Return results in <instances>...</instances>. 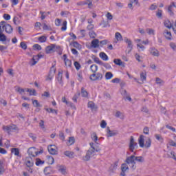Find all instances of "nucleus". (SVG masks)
Masks as SVG:
<instances>
[{"label": "nucleus", "instance_id": "obj_1", "mask_svg": "<svg viewBox=\"0 0 176 176\" xmlns=\"http://www.w3.org/2000/svg\"><path fill=\"white\" fill-rule=\"evenodd\" d=\"M89 145L91 147L87 151L86 155L83 157V160H85V162L90 160V158L93 157L96 152H100L101 151V148L93 142L89 143Z\"/></svg>", "mask_w": 176, "mask_h": 176}, {"label": "nucleus", "instance_id": "obj_2", "mask_svg": "<svg viewBox=\"0 0 176 176\" xmlns=\"http://www.w3.org/2000/svg\"><path fill=\"white\" fill-rule=\"evenodd\" d=\"M144 138L145 136H144V135H140L138 139L139 145L140 148H144V146L146 149H148L151 148V146L152 145V140H151V138H148L145 142Z\"/></svg>", "mask_w": 176, "mask_h": 176}, {"label": "nucleus", "instance_id": "obj_3", "mask_svg": "<svg viewBox=\"0 0 176 176\" xmlns=\"http://www.w3.org/2000/svg\"><path fill=\"white\" fill-rule=\"evenodd\" d=\"M135 162H138V163H144L145 159H144V157L142 156L136 157L135 155H131L126 159V164H135Z\"/></svg>", "mask_w": 176, "mask_h": 176}, {"label": "nucleus", "instance_id": "obj_4", "mask_svg": "<svg viewBox=\"0 0 176 176\" xmlns=\"http://www.w3.org/2000/svg\"><path fill=\"white\" fill-rule=\"evenodd\" d=\"M0 25L2 27L3 31H6L7 34H12L13 32V28L8 22L3 21L0 22Z\"/></svg>", "mask_w": 176, "mask_h": 176}, {"label": "nucleus", "instance_id": "obj_5", "mask_svg": "<svg viewBox=\"0 0 176 176\" xmlns=\"http://www.w3.org/2000/svg\"><path fill=\"white\" fill-rule=\"evenodd\" d=\"M28 153L29 155V157H36V156H38V155H39V153H41L39 151H38V150L36 149V148L35 147H31L28 150Z\"/></svg>", "mask_w": 176, "mask_h": 176}, {"label": "nucleus", "instance_id": "obj_6", "mask_svg": "<svg viewBox=\"0 0 176 176\" xmlns=\"http://www.w3.org/2000/svg\"><path fill=\"white\" fill-rule=\"evenodd\" d=\"M102 74L101 73H94L89 77L91 80H101L102 79Z\"/></svg>", "mask_w": 176, "mask_h": 176}, {"label": "nucleus", "instance_id": "obj_7", "mask_svg": "<svg viewBox=\"0 0 176 176\" xmlns=\"http://www.w3.org/2000/svg\"><path fill=\"white\" fill-rule=\"evenodd\" d=\"M124 42L127 43V49H129L128 54L133 50V42L131 40L129 39L127 37H125L124 39Z\"/></svg>", "mask_w": 176, "mask_h": 176}, {"label": "nucleus", "instance_id": "obj_8", "mask_svg": "<svg viewBox=\"0 0 176 176\" xmlns=\"http://www.w3.org/2000/svg\"><path fill=\"white\" fill-rule=\"evenodd\" d=\"M118 134H119L118 131H111L109 126L107 127V137H114V135H118Z\"/></svg>", "mask_w": 176, "mask_h": 176}, {"label": "nucleus", "instance_id": "obj_9", "mask_svg": "<svg viewBox=\"0 0 176 176\" xmlns=\"http://www.w3.org/2000/svg\"><path fill=\"white\" fill-rule=\"evenodd\" d=\"M135 146H137V142L134 141V138L131 136L129 144V150L131 151V152H134Z\"/></svg>", "mask_w": 176, "mask_h": 176}, {"label": "nucleus", "instance_id": "obj_10", "mask_svg": "<svg viewBox=\"0 0 176 176\" xmlns=\"http://www.w3.org/2000/svg\"><path fill=\"white\" fill-rule=\"evenodd\" d=\"M56 49H57V47H56V45L54 44H52V45L46 47L45 52L47 53V54H50V53H52V52H56Z\"/></svg>", "mask_w": 176, "mask_h": 176}, {"label": "nucleus", "instance_id": "obj_11", "mask_svg": "<svg viewBox=\"0 0 176 176\" xmlns=\"http://www.w3.org/2000/svg\"><path fill=\"white\" fill-rule=\"evenodd\" d=\"M47 149H48V152L50 153V155H57V150H56L55 145L48 146Z\"/></svg>", "mask_w": 176, "mask_h": 176}, {"label": "nucleus", "instance_id": "obj_12", "mask_svg": "<svg viewBox=\"0 0 176 176\" xmlns=\"http://www.w3.org/2000/svg\"><path fill=\"white\" fill-rule=\"evenodd\" d=\"M91 47H94V49H97V47H100V40L95 38L91 43Z\"/></svg>", "mask_w": 176, "mask_h": 176}, {"label": "nucleus", "instance_id": "obj_13", "mask_svg": "<svg viewBox=\"0 0 176 176\" xmlns=\"http://www.w3.org/2000/svg\"><path fill=\"white\" fill-rule=\"evenodd\" d=\"M16 129H17L16 125H10V126H3V129L4 130V131H8V133H9V131H12V130H16Z\"/></svg>", "mask_w": 176, "mask_h": 176}, {"label": "nucleus", "instance_id": "obj_14", "mask_svg": "<svg viewBox=\"0 0 176 176\" xmlns=\"http://www.w3.org/2000/svg\"><path fill=\"white\" fill-rule=\"evenodd\" d=\"M176 8L175 3L174 2L168 7V12L170 16H174V12H173V8Z\"/></svg>", "mask_w": 176, "mask_h": 176}, {"label": "nucleus", "instance_id": "obj_15", "mask_svg": "<svg viewBox=\"0 0 176 176\" xmlns=\"http://www.w3.org/2000/svg\"><path fill=\"white\" fill-rule=\"evenodd\" d=\"M88 108H90L91 111H97V105L94 104V102L90 101L88 102Z\"/></svg>", "mask_w": 176, "mask_h": 176}, {"label": "nucleus", "instance_id": "obj_16", "mask_svg": "<svg viewBox=\"0 0 176 176\" xmlns=\"http://www.w3.org/2000/svg\"><path fill=\"white\" fill-rule=\"evenodd\" d=\"M74 152L66 151L64 152L65 156H67V157H69V159H74Z\"/></svg>", "mask_w": 176, "mask_h": 176}, {"label": "nucleus", "instance_id": "obj_17", "mask_svg": "<svg viewBox=\"0 0 176 176\" xmlns=\"http://www.w3.org/2000/svg\"><path fill=\"white\" fill-rule=\"evenodd\" d=\"M30 159L31 157H28L25 162L27 167H29V168L32 167V166H34V161H32Z\"/></svg>", "mask_w": 176, "mask_h": 176}, {"label": "nucleus", "instance_id": "obj_18", "mask_svg": "<svg viewBox=\"0 0 176 176\" xmlns=\"http://www.w3.org/2000/svg\"><path fill=\"white\" fill-rule=\"evenodd\" d=\"M164 35L166 38V39H168V41H171V32H168V30H164Z\"/></svg>", "mask_w": 176, "mask_h": 176}, {"label": "nucleus", "instance_id": "obj_19", "mask_svg": "<svg viewBox=\"0 0 176 176\" xmlns=\"http://www.w3.org/2000/svg\"><path fill=\"white\" fill-rule=\"evenodd\" d=\"M57 80L60 85H63V71L58 72Z\"/></svg>", "mask_w": 176, "mask_h": 176}, {"label": "nucleus", "instance_id": "obj_20", "mask_svg": "<svg viewBox=\"0 0 176 176\" xmlns=\"http://www.w3.org/2000/svg\"><path fill=\"white\" fill-rule=\"evenodd\" d=\"M81 96L85 98H87L89 96V92L85 89V87L81 88Z\"/></svg>", "mask_w": 176, "mask_h": 176}, {"label": "nucleus", "instance_id": "obj_21", "mask_svg": "<svg viewBox=\"0 0 176 176\" xmlns=\"http://www.w3.org/2000/svg\"><path fill=\"white\" fill-rule=\"evenodd\" d=\"M12 153H14L15 156H20V149L19 148H13L11 149Z\"/></svg>", "mask_w": 176, "mask_h": 176}, {"label": "nucleus", "instance_id": "obj_22", "mask_svg": "<svg viewBox=\"0 0 176 176\" xmlns=\"http://www.w3.org/2000/svg\"><path fill=\"white\" fill-rule=\"evenodd\" d=\"M99 56L104 61H108V55L105 52H100Z\"/></svg>", "mask_w": 176, "mask_h": 176}, {"label": "nucleus", "instance_id": "obj_23", "mask_svg": "<svg viewBox=\"0 0 176 176\" xmlns=\"http://www.w3.org/2000/svg\"><path fill=\"white\" fill-rule=\"evenodd\" d=\"M115 38H116L117 42L123 41V37L122 36V34L120 32H116L115 34Z\"/></svg>", "mask_w": 176, "mask_h": 176}, {"label": "nucleus", "instance_id": "obj_24", "mask_svg": "<svg viewBox=\"0 0 176 176\" xmlns=\"http://www.w3.org/2000/svg\"><path fill=\"white\" fill-rule=\"evenodd\" d=\"M105 79L107 80H109L110 79H112V78H113V74H112V72H107L106 74H105Z\"/></svg>", "mask_w": 176, "mask_h": 176}, {"label": "nucleus", "instance_id": "obj_25", "mask_svg": "<svg viewBox=\"0 0 176 176\" xmlns=\"http://www.w3.org/2000/svg\"><path fill=\"white\" fill-rule=\"evenodd\" d=\"M113 63L116 64V65H119V67L123 66V62L119 58L114 59Z\"/></svg>", "mask_w": 176, "mask_h": 176}, {"label": "nucleus", "instance_id": "obj_26", "mask_svg": "<svg viewBox=\"0 0 176 176\" xmlns=\"http://www.w3.org/2000/svg\"><path fill=\"white\" fill-rule=\"evenodd\" d=\"M151 54L154 56L155 57H159L160 53L159 51L155 48L151 50Z\"/></svg>", "mask_w": 176, "mask_h": 176}, {"label": "nucleus", "instance_id": "obj_27", "mask_svg": "<svg viewBox=\"0 0 176 176\" xmlns=\"http://www.w3.org/2000/svg\"><path fill=\"white\" fill-rule=\"evenodd\" d=\"M91 138L93 141H94V142L96 144H97V141H98V137L97 136V133H96L95 132H94L91 135Z\"/></svg>", "mask_w": 176, "mask_h": 176}, {"label": "nucleus", "instance_id": "obj_28", "mask_svg": "<svg viewBox=\"0 0 176 176\" xmlns=\"http://www.w3.org/2000/svg\"><path fill=\"white\" fill-rule=\"evenodd\" d=\"M90 69L93 72V74H96V72L98 71V66H97L96 65H92L90 67Z\"/></svg>", "mask_w": 176, "mask_h": 176}, {"label": "nucleus", "instance_id": "obj_29", "mask_svg": "<svg viewBox=\"0 0 176 176\" xmlns=\"http://www.w3.org/2000/svg\"><path fill=\"white\" fill-rule=\"evenodd\" d=\"M140 79L142 82H145L146 80V72H141L140 73Z\"/></svg>", "mask_w": 176, "mask_h": 176}, {"label": "nucleus", "instance_id": "obj_30", "mask_svg": "<svg viewBox=\"0 0 176 176\" xmlns=\"http://www.w3.org/2000/svg\"><path fill=\"white\" fill-rule=\"evenodd\" d=\"M92 58L94 59V63H96V64H99L100 65H102V61L100 60L98 57H96L95 56H92Z\"/></svg>", "mask_w": 176, "mask_h": 176}, {"label": "nucleus", "instance_id": "obj_31", "mask_svg": "<svg viewBox=\"0 0 176 176\" xmlns=\"http://www.w3.org/2000/svg\"><path fill=\"white\" fill-rule=\"evenodd\" d=\"M32 104L36 108H41L42 107V104H41L39 102H38V100H34L32 101Z\"/></svg>", "mask_w": 176, "mask_h": 176}, {"label": "nucleus", "instance_id": "obj_32", "mask_svg": "<svg viewBox=\"0 0 176 176\" xmlns=\"http://www.w3.org/2000/svg\"><path fill=\"white\" fill-rule=\"evenodd\" d=\"M164 24L166 28H173V24H171V22L170 21L167 20L164 22Z\"/></svg>", "mask_w": 176, "mask_h": 176}, {"label": "nucleus", "instance_id": "obj_33", "mask_svg": "<svg viewBox=\"0 0 176 176\" xmlns=\"http://www.w3.org/2000/svg\"><path fill=\"white\" fill-rule=\"evenodd\" d=\"M32 60L33 61V63H32V65H35L36 63L39 61V56H38V55L34 56Z\"/></svg>", "mask_w": 176, "mask_h": 176}, {"label": "nucleus", "instance_id": "obj_34", "mask_svg": "<svg viewBox=\"0 0 176 176\" xmlns=\"http://www.w3.org/2000/svg\"><path fill=\"white\" fill-rule=\"evenodd\" d=\"M5 173V168H3V161L0 160V175Z\"/></svg>", "mask_w": 176, "mask_h": 176}, {"label": "nucleus", "instance_id": "obj_35", "mask_svg": "<svg viewBox=\"0 0 176 176\" xmlns=\"http://www.w3.org/2000/svg\"><path fill=\"white\" fill-rule=\"evenodd\" d=\"M26 91L30 93V96H36V91L35 89H26Z\"/></svg>", "mask_w": 176, "mask_h": 176}, {"label": "nucleus", "instance_id": "obj_36", "mask_svg": "<svg viewBox=\"0 0 176 176\" xmlns=\"http://www.w3.org/2000/svg\"><path fill=\"white\" fill-rule=\"evenodd\" d=\"M116 117L120 118V119H124V115H123V113H122L120 111H117L116 113Z\"/></svg>", "mask_w": 176, "mask_h": 176}, {"label": "nucleus", "instance_id": "obj_37", "mask_svg": "<svg viewBox=\"0 0 176 176\" xmlns=\"http://www.w3.org/2000/svg\"><path fill=\"white\" fill-rule=\"evenodd\" d=\"M146 31L148 35H155V30L152 28H147Z\"/></svg>", "mask_w": 176, "mask_h": 176}, {"label": "nucleus", "instance_id": "obj_38", "mask_svg": "<svg viewBox=\"0 0 176 176\" xmlns=\"http://www.w3.org/2000/svg\"><path fill=\"white\" fill-rule=\"evenodd\" d=\"M45 161H42L41 159L37 158L36 160V166H41V164H44Z\"/></svg>", "mask_w": 176, "mask_h": 176}, {"label": "nucleus", "instance_id": "obj_39", "mask_svg": "<svg viewBox=\"0 0 176 176\" xmlns=\"http://www.w3.org/2000/svg\"><path fill=\"white\" fill-rule=\"evenodd\" d=\"M45 109V111H47V112H49V113H56V115H57V110H56V109H53L52 108H50V109L46 108Z\"/></svg>", "mask_w": 176, "mask_h": 176}, {"label": "nucleus", "instance_id": "obj_40", "mask_svg": "<svg viewBox=\"0 0 176 176\" xmlns=\"http://www.w3.org/2000/svg\"><path fill=\"white\" fill-rule=\"evenodd\" d=\"M58 171H60V173H61V174H63V175H65L67 174V170L63 166L60 167Z\"/></svg>", "mask_w": 176, "mask_h": 176}, {"label": "nucleus", "instance_id": "obj_41", "mask_svg": "<svg viewBox=\"0 0 176 176\" xmlns=\"http://www.w3.org/2000/svg\"><path fill=\"white\" fill-rule=\"evenodd\" d=\"M122 171L126 172V170H129V166L127 164H122L121 166Z\"/></svg>", "mask_w": 176, "mask_h": 176}, {"label": "nucleus", "instance_id": "obj_42", "mask_svg": "<svg viewBox=\"0 0 176 176\" xmlns=\"http://www.w3.org/2000/svg\"><path fill=\"white\" fill-rule=\"evenodd\" d=\"M155 82L157 85H164V81L160 79V78H156Z\"/></svg>", "mask_w": 176, "mask_h": 176}, {"label": "nucleus", "instance_id": "obj_43", "mask_svg": "<svg viewBox=\"0 0 176 176\" xmlns=\"http://www.w3.org/2000/svg\"><path fill=\"white\" fill-rule=\"evenodd\" d=\"M16 91H17L18 93H19V94H23V93H24L25 91H27V89H23V88H20V87H18L16 89Z\"/></svg>", "mask_w": 176, "mask_h": 176}, {"label": "nucleus", "instance_id": "obj_44", "mask_svg": "<svg viewBox=\"0 0 176 176\" xmlns=\"http://www.w3.org/2000/svg\"><path fill=\"white\" fill-rule=\"evenodd\" d=\"M101 65L104 67V68H106V69H112V67L111 66V65L109 63H104V62H102V64Z\"/></svg>", "mask_w": 176, "mask_h": 176}, {"label": "nucleus", "instance_id": "obj_45", "mask_svg": "<svg viewBox=\"0 0 176 176\" xmlns=\"http://www.w3.org/2000/svg\"><path fill=\"white\" fill-rule=\"evenodd\" d=\"M0 41L6 42V36L3 33L0 34Z\"/></svg>", "mask_w": 176, "mask_h": 176}, {"label": "nucleus", "instance_id": "obj_46", "mask_svg": "<svg viewBox=\"0 0 176 176\" xmlns=\"http://www.w3.org/2000/svg\"><path fill=\"white\" fill-rule=\"evenodd\" d=\"M155 137L156 140H157V141H160V142H163V138L162 137V135L159 134H155Z\"/></svg>", "mask_w": 176, "mask_h": 176}, {"label": "nucleus", "instance_id": "obj_47", "mask_svg": "<svg viewBox=\"0 0 176 176\" xmlns=\"http://www.w3.org/2000/svg\"><path fill=\"white\" fill-rule=\"evenodd\" d=\"M74 67L77 71H79V69L81 68L80 63H79L78 61L74 62Z\"/></svg>", "mask_w": 176, "mask_h": 176}, {"label": "nucleus", "instance_id": "obj_48", "mask_svg": "<svg viewBox=\"0 0 176 176\" xmlns=\"http://www.w3.org/2000/svg\"><path fill=\"white\" fill-rule=\"evenodd\" d=\"M59 138L61 141L65 140V136L64 135V133L63 131L59 132Z\"/></svg>", "mask_w": 176, "mask_h": 176}, {"label": "nucleus", "instance_id": "obj_49", "mask_svg": "<svg viewBox=\"0 0 176 176\" xmlns=\"http://www.w3.org/2000/svg\"><path fill=\"white\" fill-rule=\"evenodd\" d=\"M65 67H71L72 65V62L71 60L67 59V60H65Z\"/></svg>", "mask_w": 176, "mask_h": 176}, {"label": "nucleus", "instance_id": "obj_50", "mask_svg": "<svg viewBox=\"0 0 176 176\" xmlns=\"http://www.w3.org/2000/svg\"><path fill=\"white\" fill-rule=\"evenodd\" d=\"M44 174L45 175H49L50 174H51L50 168H49V167L45 168V169H44Z\"/></svg>", "mask_w": 176, "mask_h": 176}, {"label": "nucleus", "instance_id": "obj_51", "mask_svg": "<svg viewBox=\"0 0 176 176\" xmlns=\"http://www.w3.org/2000/svg\"><path fill=\"white\" fill-rule=\"evenodd\" d=\"M68 142H69V144H70V145H73V144H75V138L69 137Z\"/></svg>", "mask_w": 176, "mask_h": 176}, {"label": "nucleus", "instance_id": "obj_52", "mask_svg": "<svg viewBox=\"0 0 176 176\" xmlns=\"http://www.w3.org/2000/svg\"><path fill=\"white\" fill-rule=\"evenodd\" d=\"M43 30H45L47 31H50L52 30V28L50 26H48L46 25V23H43Z\"/></svg>", "mask_w": 176, "mask_h": 176}, {"label": "nucleus", "instance_id": "obj_53", "mask_svg": "<svg viewBox=\"0 0 176 176\" xmlns=\"http://www.w3.org/2000/svg\"><path fill=\"white\" fill-rule=\"evenodd\" d=\"M39 42H41V43H43V42H46V36H41L38 38Z\"/></svg>", "mask_w": 176, "mask_h": 176}, {"label": "nucleus", "instance_id": "obj_54", "mask_svg": "<svg viewBox=\"0 0 176 176\" xmlns=\"http://www.w3.org/2000/svg\"><path fill=\"white\" fill-rule=\"evenodd\" d=\"M73 46L74 47H76V49H80V44L76 41L73 42Z\"/></svg>", "mask_w": 176, "mask_h": 176}, {"label": "nucleus", "instance_id": "obj_55", "mask_svg": "<svg viewBox=\"0 0 176 176\" xmlns=\"http://www.w3.org/2000/svg\"><path fill=\"white\" fill-rule=\"evenodd\" d=\"M168 157L174 159V157H176L175 153L174 151H170L169 153H168Z\"/></svg>", "mask_w": 176, "mask_h": 176}, {"label": "nucleus", "instance_id": "obj_56", "mask_svg": "<svg viewBox=\"0 0 176 176\" xmlns=\"http://www.w3.org/2000/svg\"><path fill=\"white\" fill-rule=\"evenodd\" d=\"M67 30V21H63L61 31H65Z\"/></svg>", "mask_w": 176, "mask_h": 176}, {"label": "nucleus", "instance_id": "obj_57", "mask_svg": "<svg viewBox=\"0 0 176 176\" xmlns=\"http://www.w3.org/2000/svg\"><path fill=\"white\" fill-rule=\"evenodd\" d=\"M135 57L137 61H138L139 63H141L142 61L141 60V58H142V57H141V56H140V54H135Z\"/></svg>", "mask_w": 176, "mask_h": 176}, {"label": "nucleus", "instance_id": "obj_58", "mask_svg": "<svg viewBox=\"0 0 176 176\" xmlns=\"http://www.w3.org/2000/svg\"><path fill=\"white\" fill-rule=\"evenodd\" d=\"M20 45L21 49H23V50H27V44H25V43L21 42Z\"/></svg>", "mask_w": 176, "mask_h": 176}, {"label": "nucleus", "instance_id": "obj_59", "mask_svg": "<svg viewBox=\"0 0 176 176\" xmlns=\"http://www.w3.org/2000/svg\"><path fill=\"white\" fill-rule=\"evenodd\" d=\"M96 35L97 34H96V32H94V31L89 32L90 38H92L93 39H94V38H96Z\"/></svg>", "mask_w": 176, "mask_h": 176}, {"label": "nucleus", "instance_id": "obj_60", "mask_svg": "<svg viewBox=\"0 0 176 176\" xmlns=\"http://www.w3.org/2000/svg\"><path fill=\"white\" fill-rule=\"evenodd\" d=\"M143 133L144 134H146L148 135V134H149V128L148 126L144 127L143 129Z\"/></svg>", "mask_w": 176, "mask_h": 176}, {"label": "nucleus", "instance_id": "obj_61", "mask_svg": "<svg viewBox=\"0 0 176 176\" xmlns=\"http://www.w3.org/2000/svg\"><path fill=\"white\" fill-rule=\"evenodd\" d=\"M162 10H158V11L156 13V16L159 17V19H162Z\"/></svg>", "mask_w": 176, "mask_h": 176}, {"label": "nucleus", "instance_id": "obj_62", "mask_svg": "<svg viewBox=\"0 0 176 176\" xmlns=\"http://www.w3.org/2000/svg\"><path fill=\"white\" fill-rule=\"evenodd\" d=\"M100 126L102 129H105L107 127V122H105V120H102L100 123Z\"/></svg>", "mask_w": 176, "mask_h": 176}, {"label": "nucleus", "instance_id": "obj_63", "mask_svg": "<svg viewBox=\"0 0 176 176\" xmlns=\"http://www.w3.org/2000/svg\"><path fill=\"white\" fill-rule=\"evenodd\" d=\"M99 43L100 46H104V45H107V43H108V40H103V41H99Z\"/></svg>", "mask_w": 176, "mask_h": 176}, {"label": "nucleus", "instance_id": "obj_64", "mask_svg": "<svg viewBox=\"0 0 176 176\" xmlns=\"http://www.w3.org/2000/svg\"><path fill=\"white\" fill-rule=\"evenodd\" d=\"M3 19H5V20L8 21L10 19V16L9 15V14H4Z\"/></svg>", "mask_w": 176, "mask_h": 176}]
</instances>
